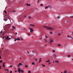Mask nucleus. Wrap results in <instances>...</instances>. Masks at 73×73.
I'll return each mask as SVG.
<instances>
[{
  "label": "nucleus",
  "instance_id": "15",
  "mask_svg": "<svg viewBox=\"0 0 73 73\" xmlns=\"http://www.w3.org/2000/svg\"><path fill=\"white\" fill-rule=\"evenodd\" d=\"M5 70H6V71H7V72H9V70H7V69H5Z\"/></svg>",
  "mask_w": 73,
  "mask_h": 73
},
{
  "label": "nucleus",
  "instance_id": "14",
  "mask_svg": "<svg viewBox=\"0 0 73 73\" xmlns=\"http://www.w3.org/2000/svg\"><path fill=\"white\" fill-rule=\"evenodd\" d=\"M48 8H50V5H48V6H47Z\"/></svg>",
  "mask_w": 73,
  "mask_h": 73
},
{
  "label": "nucleus",
  "instance_id": "42",
  "mask_svg": "<svg viewBox=\"0 0 73 73\" xmlns=\"http://www.w3.org/2000/svg\"><path fill=\"white\" fill-rule=\"evenodd\" d=\"M11 31H13L14 29H13V28H12V29H11Z\"/></svg>",
  "mask_w": 73,
  "mask_h": 73
},
{
  "label": "nucleus",
  "instance_id": "45",
  "mask_svg": "<svg viewBox=\"0 0 73 73\" xmlns=\"http://www.w3.org/2000/svg\"><path fill=\"white\" fill-rule=\"evenodd\" d=\"M1 69V66H0V69Z\"/></svg>",
  "mask_w": 73,
  "mask_h": 73
},
{
  "label": "nucleus",
  "instance_id": "48",
  "mask_svg": "<svg viewBox=\"0 0 73 73\" xmlns=\"http://www.w3.org/2000/svg\"><path fill=\"white\" fill-rule=\"evenodd\" d=\"M15 73H16V72H17V71H16V70L15 71Z\"/></svg>",
  "mask_w": 73,
  "mask_h": 73
},
{
  "label": "nucleus",
  "instance_id": "43",
  "mask_svg": "<svg viewBox=\"0 0 73 73\" xmlns=\"http://www.w3.org/2000/svg\"><path fill=\"white\" fill-rule=\"evenodd\" d=\"M43 5L42 4H40V6H42Z\"/></svg>",
  "mask_w": 73,
  "mask_h": 73
},
{
  "label": "nucleus",
  "instance_id": "5",
  "mask_svg": "<svg viewBox=\"0 0 73 73\" xmlns=\"http://www.w3.org/2000/svg\"><path fill=\"white\" fill-rule=\"evenodd\" d=\"M15 39L16 40H20V39L19 38H15Z\"/></svg>",
  "mask_w": 73,
  "mask_h": 73
},
{
  "label": "nucleus",
  "instance_id": "55",
  "mask_svg": "<svg viewBox=\"0 0 73 73\" xmlns=\"http://www.w3.org/2000/svg\"><path fill=\"white\" fill-rule=\"evenodd\" d=\"M56 55L55 54H54V56H56Z\"/></svg>",
  "mask_w": 73,
  "mask_h": 73
},
{
  "label": "nucleus",
  "instance_id": "31",
  "mask_svg": "<svg viewBox=\"0 0 73 73\" xmlns=\"http://www.w3.org/2000/svg\"><path fill=\"white\" fill-rule=\"evenodd\" d=\"M31 71H30V70L28 72V73H31Z\"/></svg>",
  "mask_w": 73,
  "mask_h": 73
},
{
  "label": "nucleus",
  "instance_id": "32",
  "mask_svg": "<svg viewBox=\"0 0 73 73\" xmlns=\"http://www.w3.org/2000/svg\"><path fill=\"white\" fill-rule=\"evenodd\" d=\"M2 61H3L2 60H1V61H0V63H2Z\"/></svg>",
  "mask_w": 73,
  "mask_h": 73
},
{
  "label": "nucleus",
  "instance_id": "12",
  "mask_svg": "<svg viewBox=\"0 0 73 73\" xmlns=\"http://www.w3.org/2000/svg\"><path fill=\"white\" fill-rule=\"evenodd\" d=\"M55 62H57L58 63L59 62H58V60H55Z\"/></svg>",
  "mask_w": 73,
  "mask_h": 73
},
{
  "label": "nucleus",
  "instance_id": "3",
  "mask_svg": "<svg viewBox=\"0 0 73 73\" xmlns=\"http://www.w3.org/2000/svg\"><path fill=\"white\" fill-rule=\"evenodd\" d=\"M53 42V39L52 38H50V44H52V42Z\"/></svg>",
  "mask_w": 73,
  "mask_h": 73
},
{
  "label": "nucleus",
  "instance_id": "34",
  "mask_svg": "<svg viewBox=\"0 0 73 73\" xmlns=\"http://www.w3.org/2000/svg\"><path fill=\"white\" fill-rule=\"evenodd\" d=\"M29 6H31V5H30V4H29L27 7H29Z\"/></svg>",
  "mask_w": 73,
  "mask_h": 73
},
{
  "label": "nucleus",
  "instance_id": "53",
  "mask_svg": "<svg viewBox=\"0 0 73 73\" xmlns=\"http://www.w3.org/2000/svg\"><path fill=\"white\" fill-rule=\"evenodd\" d=\"M16 40H17L16 39L14 40L15 41H16Z\"/></svg>",
  "mask_w": 73,
  "mask_h": 73
},
{
  "label": "nucleus",
  "instance_id": "29",
  "mask_svg": "<svg viewBox=\"0 0 73 73\" xmlns=\"http://www.w3.org/2000/svg\"><path fill=\"white\" fill-rule=\"evenodd\" d=\"M58 36H60V35H61V34H60V33H58Z\"/></svg>",
  "mask_w": 73,
  "mask_h": 73
},
{
  "label": "nucleus",
  "instance_id": "9",
  "mask_svg": "<svg viewBox=\"0 0 73 73\" xmlns=\"http://www.w3.org/2000/svg\"><path fill=\"white\" fill-rule=\"evenodd\" d=\"M57 45H58V46H59V47L61 46V45L60 44H57Z\"/></svg>",
  "mask_w": 73,
  "mask_h": 73
},
{
  "label": "nucleus",
  "instance_id": "61",
  "mask_svg": "<svg viewBox=\"0 0 73 73\" xmlns=\"http://www.w3.org/2000/svg\"><path fill=\"white\" fill-rule=\"evenodd\" d=\"M61 73H62V72H61Z\"/></svg>",
  "mask_w": 73,
  "mask_h": 73
},
{
  "label": "nucleus",
  "instance_id": "47",
  "mask_svg": "<svg viewBox=\"0 0 73 73\" xmlns=\"http://www.w3.org/2000/svg\"><path fill=\"white\" fill-rule=\"evenodd\" d=\"M68 57H70V55H68Z\"/></svg>",
  "mask_w": 73,
  "mask_h": 73
},
{
  "label": "nucleus",
  "instance_id": "21",
  "mask_svg": "<svg viewBox=\"0 0 73 73\" xmlns=\"http://www.w3.org/2000/svg\"><path fill=\"white\" fill-rule=\"evenodd\" d=\"M44 40L45 41V42H47V40H46V39H44Z\"/></svg>",
  "mask_w": 73,
  "mask_h": 73
},
{
  "label": "nucleus",
  "instance_id": "24",
  "mask_svg": "<svg viewBox=\"0 0 73 73\" xmlns=\"http://www.w3.org/2000/svg\"><path fill=\"white\" fill-rule=\"evenodd\" d=\"M64 73H67V71H64Z\"/></svg>",
  "mask_w": 73,
  "mask_h": 73
},
{
  "label": "nucleus",
  "instance_id": "44",
  "mask_svg": "<svg viewBox=\"0 0 73 73\" xmlns=\"http://www.w3.org/2000/svg\"><path fill=\"white\" fill-rule=\"evenodd\" d=\"M25 67H26V68H27V67H28V66H25Z\"/></svg>",
  "mask_w": 73,
  "mask_h": 73
},
{
  "label": "nucleus",
  "instance_id": "20",
  "mask_svg": "<svg viewBox=\"0 0 73 73\" xmlns=\"http://www.w3.org/2000/svg\"><path fill=\"white\" fill-rule=\"evenodd\" d=\"M4 12L5 13H7V11H6L5 10L4 11Z\"/></svg>",
  "mask_w": 73,
  "mask_h": 73
},
{
  "label": "nucleus",
  "instance_id": "13",
  "mask_svg": "<svg viewBox=\"0 0 73 73\" xmlns=\"http://www.w3.org/2000/svg\"><path fill=\"white\" fill-rule=\"evenodd\" d=\"M19 65H20V66H21V65H22V64H21V63H19Z\"/></svg>",
  "mask_w": 73,
  "mask_h": 73
},
{
  "label": "nucleus",
  "instance_id": "57",
  "mask_svg": "<svg viewBox=\"0 0 73 73\" xmlns=\"http://www.w3.org/2000/svg\"><path fill=\"white\" fill-rule=\"evenodd\" d=\"M22 40H23V39H22Z\"/></svg>",
  "mask_w": 73,
  "mask_h": 73
},
{
  "label": "nucleus",
  "instance_id": "54",
  "mask_svg": "<svg viewBox=\"0 0 73 73\" xmlns=\"http://www.w3.org/2000/svg\"><path fill=\"white\" fill-rule=\"evenodd\" d=\"M27 53H28V54H29V52H28V51H27Z\"/></svg>",
  "mask_w": 73,
  "mask_h": 73
},
{
  "label": "nucleus",
  "instance_id": "23",
  "mask_svg": "<svg viewBox=\"0 0 73 73\" xmlns=\"http://www.w3.org/2000/svg\"><path fill=\"white\" fill-rule=\"evenodd\" d=\"M7 17L8 19H9V15H7Z\"/></svg>",
  "mask_w": 73,
  "mask_h": 73
},
{
  "label": "nucleus",
  "instance_id": "36",
  "mask_svg": "<svg viewBox=\"0 0 73 73\" xmlns=\"http://www.w3.org/2000/svg\"><path fill=\"white\" fill-rule=\"evenodd\" d=\"M52 52H54H54H55V50H52Z\"/></svg>",
  "mask_w": 73,
  "mask_h": 73
},
{
  "label": "nucleus",
  "instance_id": "19",
  "mask_svg": "<svg viewBox=\"0 0 73 73\" xmlns=\"http://www.w3.org/2000/svg\"><path fill=\"white\" fill-rule=\"evenodd\" d=\"M21 73H23L24 72V71H22V70H21Z\"/></svg>",
  "mask_w": 73,
  "mask_h": 73
},
{
  "label": "nucleus",
  "instance_id": "49",
  "mask_svg": "<svg viewBox=\"0 0 73 73\" xmlns=\"http://www.w3.org/2000/svg\"><path fill=\"white\" fill-rule=\"evenodd\" d=\"M4 37H5V36L3 37L2 38L3 39H4Z\"/></svg>",
  "mask_w": 73,
  "mask_h": 73
},
{
  "label": "nucleus",
  "instance_id": "33",
  "mask_svg": "<svg viewBox=\"0 0 73 73\" xmlns=\"http://www.w3.org/2000/svg\"><path fill=\"white\" fill-rule=\"evenodd\" d=\"M50 33V34H52V31H50V33Z\"/></svg>",
  "mask_w": 73,
  "mask_h": 73
},
{
  "label": "nucleus",
  "instance_id": "51",
  "mask_svg": "<svg viewBox=\"0 0 73 73\" xmlns=\"http://www.w3.org/2000/svg\"><path fill=\"white\" fill-rule=\"evenodd\" d=\"M12 73V71H11L10 73Z\"/></svg>",
  "mask_w": 73,
  "mask_h": 73
},
{
  "label": "nucleus",
  "instance_id": "60",
  "mask_svg": "<svg viewBox=\"0 0 73 73\" xmlns=\"http://www.w3.org/2000/svg\"><path fill=\"white\" fill-rule=\"evenodd\" d=\"M50 64V63H49V64Z\"/></svg>",
  "mask_w": 73,
  "mask_h": 73
},
{
  "label": "nucleus",
  "instance_id": "25",
  "mask_svg": "<svg viewBox=\"0 0 73 73\" xmlns=\"http://www.w3.org/2000/svg\"><path fill=\"white\" fill-rule=\"evenodd\" d=\"M12 12L15 13V12H16V11H13Z\"/></svg>",
  "mask_w": 73,
  "mask_h": 73
},
{
  "label": "nucleus",
  "instance_id": "22",
  "mask_svg": "<svg viewBox=\"0 0 73 73\" xmlns=\"http://www.w3.org/2000/svg\"><path fill=\"white\" fill-rule=\"evenodd\" d=\"M37 59H38L37 58H36L35 59V61H36V62H37Z\"/></svg>",
  "mask_w": 73,
  "mask_h": 73
},
{
  "label": "nucleus",
  "instance_id": "2",
  "mask_svg": "<svg viewBox=\"0 0 73 73\" xmlns=\"http://www.w3.org/2000/svg\"><path fill=\"white\" fill-rule=\"evenodd\" d=\"M4 35V31H1L0 33V36H1V37H2L3 36V35Z\"/></svg>",
  "mask_w": 73,
  "mask_h": 73
},
{
  "label": "nucleus",
  "instance_id": "10",
  "mask_svg": "<svg viewBox=\"0 0 73 73\" xmlns=\"http://www.w3.org/2000/svg\"><path fill=\"white\" fill-rule=\"evenodd\" d=\"M39 63H40L41 61V58H40L39 59Z\"/></svg>",
  "mask_w": 73,
  "mask_h": 73
},
{
  "label": "nucleus",
  "instance_id": "63",
  "mask_svg": "<svg viewBox=\"0 0 73 73\" xmlns=\"http://www.w3.org/2000/svg\"><path fill=\"white\" fill-rule=\"evenodd\" d=\"M67 22H68V21H67Z\"/></svg>",
  "mask_w": 73,
  "mask_h": 73
},
{
  "label": "nucleus",
  "instance_id": "40",
  "mask_svg": "<svg viewBox=\"0 0 73 73\" xmlns=\"http://www.w3.org/2000/svg\"><path fill=\"white\" fill-rule=\"evenodd\" d=\"M2 58H1V56H0V59H1Z\"/></svg>",
  "mask_w": 73,
  "mask_h": 73
},
{
  "label": "nucleus",
  "instance_id": "17",
  "mask_svg": "<svg viewBox=\"0 0 73 73\" xmlns=\"http://www.w3.org/2000/svg\"><path fill=\"white\" fill-rule=\"evenodd\" d=\"M50 62V60H48L46 61V62Z\"/></svg>",
  "mask_w": 73,
  "mask_h": 73
},
{
  "label": "nucleus",
  "instance_id": "6",
  "mask_svg": "<svg viewBox=\"0 0 73 73\" xmlns=\"http://www.w3.org/2000/svg\"><path fill=\"white\" fill-rule=\"evenodd\" d=\"M30 32H33V29H30Z\"/></svg>",
  "mask_w": 73,
  "mask_h": 73
},
{
  "label": "nucleus",
  "instance_id": "30",
  "mask_svg": "<svg viewBox=\"0 0 73 73\" xmlns=\"http://www.w3.org/2000/svg\"><path fill=\"white\" fill-rule=\"evenodd\" d=\"M32 65H34L35 63H34V62L32 63Z\"/></svg>",
  "mask_w": 73,
  "mask_h": 73
},
{
  "label": "nucleus",
  "instance_id": "7",
  "mask_svg": "<svg viewBox=\"0 0 73 73\" xmlns=\"http://www.w3.org/2000/svg\"><path fill=\"white\" fill-rule=\"evenodd\" d=\"M21 72V69H20V68H19L18 69V72H19V73H21V72Z\"/></svg>",
  "mask_w": 73,
  "mask_h": 73
},
{
  "label": "nucleus",
  "instance_id": "16",
  "mask_svg": "<svg viewBox=\"0 0 73 73\" xmlns=\"http://www.w3.org/2000/svg\"><path fill=\"white\" fill-rule=\"evenodd\" d=\"M30 26H32V27H34L35 25H32V24H30Z\"/></svg>",
  "mask_w": 73,
  "mask_h": 73
},
{
  "label": "nucleus",
  "instance_id": "38",
  "mask_svg": "<svg viewBox=\"0 0 73 73\" xmlns=\"http://www.w3.org/2000/svg\"><path fill=\"white\" fill-rule=\"evenodd\" d=\"M13 28L14 29H15V27L14 26H13Z\"/></svg>",
  "mask_w": 73,
  "mask_h": 73
},
{
  "label": "nucleus",
  "instance_id": "39",
  "mask_svg": "<svg viewBox=\"0 0 73 73\" xmlns=\"http://www.w3.org/2000/svg\"><path fill=\"white\" fill-rule=\"evenodd\" d=\"M28 4H29L28 3H27L26 4V5H27V7H28Z\"/></svg>",
  "mask_w": 73,
  "mask_h": 73
},
{
  "label": "nucleus",
  "instance_id": "58",
  "mask_svg": "<svg viewBox=\"0 0 73 73\" xmlns=\"http://www.w3.org/2000/svg\"><path fill=\"white\" fill-rule=\"evenodd\" d=\"M15 34H16H16H17V33H16Z\"/></svg>",
  "mask_w": 73,
  "mask_h": 73
},
{
  "label": "nucleus",
  "instance_id": "11",
  "mask_svg": "<svg viewBox=\"0 0 73 73\" xmlns=\"http://www.w3.org/2000/svg\"><path fill=\"white\" fill-rule=\"evenodd\" d=\"M4 67V68H5V64L3 63V65H2Z\"/></svg>",
  "mask_w": 73,
  "mask_h": 73
},
{
  "label": "nucleus",
  "instance_id": "59",
  "mask_svg": "<svg viewBox=\"0 0 73 73\" xmlns=\"http://www.w3.org/2000/svg\"><path fill=\"white\" fill-rule=\"evenodd\" d=\"M46 45H45V46H46Z\"/></svg>",
  "mask_w": 73,
  "mask_h": 73
},
{
  "label": "nucleus",
  "instance_id": "56",
  "mask_svg": "<svg viewBox=\"0 0 73 73\" xmlns=\"http://www.w3.org/2000/svg\"><path fill=\"white\" fill-rule=\"evenodd\" d=\"M20 59H21V58L20 57Z\"/></svg>",
  "mask_w": 73,
  "mask_h": 73
},
{
  "label": "nucleus",
  "instance_id": "62",
  "mask_svg": "<svg viewBox=\"0 0 73 73\" xmlns=\"http://www.w3.org/2000/svg\"><path fill=\"white\" fill-rule=\"evenodd\" d=\"M72 60H73V59H72Z\"/></svg>",
  "mask_w": 73,
  "mask_h": 73
},
{
  "label": "nucleus",
  "instance_id": "41",
  "mask_svg": "<svg viewBox=\"0 0 73 73\" xmlns=\"http://www.w3.org/2000/svg\"><path fill=\"white\" fill-rule=\"evenodd\" d=\"M9 67L10 68H12V66H10Z\"/></svg>",
  "mask_w": 73,
  "mask_h": 73
},
{
  "label": "nucleus",
  "instance_id": "8",
  "mask_svg": "<svg viewBox=\"0 0 73 73\" xmlns=\"http://www.w3.org/2000/svg\"><path fill=\"white\" fill-rule=\"evenodd\" d=\"M3 20H4V21H7V20H8L7 19H5V18H4Z\"/></svg>",
  "mask_w": 73,
  "mask_h": 73
},
{
  "label": "nucleus",
  "instance_id": "28",
  "mask_svg": "<svg viewBox=\"0 0 73 73\" xmlns=\"http://www.w3.org/2000/svg\"><path fill=\"white\" fill-rule=\"evenodd\" d=\"M67 37H69V38H70H70H72V37H71V36H69V35H67Z\"/></svg>",
  "mask_w": 73,
  "mask_h": 73
},
{
  "label": "nucleus",
  "instance_id": "46",
  "mask_svg": "<svg viewBox=\"0 0 73 73\" xmlns=\"http://www.w3.org/2000/svg\"><path fill=\"white\" fill-rule=\"evenodd\" d=\"M24 17H25V18H26V17H27L26 16H24Z\"/></svg>",
  "mask_w": 73,
  "mask_h": 73
},
{
  "label": "nucleus",
  "instance_id": "35",
  "mask_svg": "<svg viewBox=\"0 0 73 73\" xmlns=\"http://www.w3.org/2000/svg\"><path fill=\"white\" fill-rule=\"evenodd\" d=\"M27 35H29H29H31V34H30V33H27Z\"/></svg>",
  "mask_w": 73,
  "mask_h": 73
},
{
  "label": "nucleus",
  "instance_id": "37",
  "mask_svg": "<svg viewBox=\"0 0 73 73\" xmlns=\"http://www.w3.org/2000/svg\"><path fill=\"white\" fill-rule=\"evenodd\" d=\"M57 19H60V17H57Z\"/></svg>",
  "mask_w": 73,
  "mask_h": 73
},
{
  "label": "nucleus",
  "instance_id": "52",
  "mask_svg": "<svg viewBox=\"0 0 73 73\" xmlns=\"http://www.w3.org/2000/svg\"><path fill=\"white\" fill-rule=\"evenodd\" d=\"M73 16L71 17V18H73Z\"/></svg>",
  "mask_w": 73,
  "mask_h": 73
},
{
  "label": "nucleus",
  "instance_id": "18",
  "mask_svg": "<svg viewBox=\"0 0 73 73\" xmlns=\"http://www.w3.org/2000/svg\"><path fill=\"white\" fill-rule=\"evenodd\" d=\"M45 9H48V6H46L45 8Z\"/></svg>",
  "mask_w": 73,
  "mask_h": 73
},
{
  "label": "nucleus",
  "instance_id": "27",
  "mask_svg": "<svg viewBox=\"0 0 73 73\" xmlns=\"http://www.w3.org/2000/svg\"><path fill=\"white\" fill-rule=\"evenodd\" d=\"M28 17L29 19H31V17L29 16V17Z\"/></svg>",
  "mask_w": 73,
  "mask_h": 73
},
{
  "label": "nucleus",
  "instance_id": "4",
  "mask_svg": "<svg viewBox=\"0 0 73 73\" xmlns=\"http://www.w3.org/2000/svg\"><path fill=\"white\" fill-rule=\"evenodd\" d=\"M11 38H9V36H7L5 37V40H10Z\"/></svg>",
  "mask_w": 73,
  "mask_h": 73
},
{
  "label": "nucleus",
  "instance_id": "26",
  "mask_svg": "<svg viewBox=\"0 0 73 73\" xmlns=\"http://www.w3.org/2000/svg\"><path fill=\"white\" fill-rule=\"evenodd\" d=\"M42 67H45V66L43 65V64L42 65Z\"/></svg>",
  "mask_w": 73,
  "mask_h": 73
},
{
  "label": "nucleus",
  "instance_id": "1",
  "mask_svg": "<svg viewBox=\"0 0 73 73\" xmlns=\"http://www.w3.org/2000/svg\"><path fill=\"white\" fill-rule=\"evenodd\" d=\"M44 28H45L46 29H48V30H50V31H52L53 29L51 27H48L45 26H43Z\"/></svg>",
  "mask_w": 73,
  "mask_h": 73
},
{
  "label": "nucleus",
  "instance_id": "50",
  "mask_svg": "<svg viewBox=\"0 0 73 73\" xmlns=\"http://www.w3.org/2000/svg\"><path fill=\"white\" fill-rule=\"evenodd\" d=\"M45 37H46V38H47L48 37H47V36H45Z\"/></svg>",
  "mask_w": 73,
  "mask_h": 73
}]
</instances>
